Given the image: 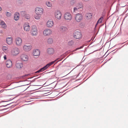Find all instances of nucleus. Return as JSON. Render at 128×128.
<instances>
[{
  "mask_svg": "<svg viewBox=\"0 0 128 128\" xmlns=\"http://www.w3.org/2000/svg\"><path fill=\"white\" fill-rule=\"evenodd\" d=\"M16 43L18 46H21L22 44V40L21 38L19 37L16 38L15 39Z\"/></svg>",
  "mask_w": 128,
  "mask_h": 128,
  "instance_id": "obj_4",
  "label": "nucleus"
},
{
  "mask_svg": "<svg viewBox=\"0 0 128 128\" xmlns=\"http://www.w3.org/2000/svg\"><path fill=\"white\" fill-rule=\"evenodd\" d=\"M0 24L2 26L3 28H5L6 26V25L4 22L2 21H1L0 22Z\"/></svg>",
  "mask_w": 128,
  "mask_h": 128,
  "instance_id": "obj_22",
  "label": "nucleus"
},
{
  "mask_svg": "<svg viewBox=\"0 0 128 128\" xmlns=\"http://www.w3.org/2000/svg\"><path fill=\"white\" fill-rule=\"evenodd\" d=\"M56 61V60H55L54 61H52V62H50L48 64L49 66H50L52 65L54 63V62Z\"/></svg>",
  "mask_w": 128,
  "mask_h": 128,
  "instance_id": "obj_31",
  "label": "nucleus"
},
{
  "mask_svg": "<svg viewBox=\"0 0 128 128\" xmlns=\"http://www.w3.org/2000/svg\"><path fill=\"white\" fill-rule=\"evenodd\" d=\"M42 70H41V69L40 68V69L39 70H38L35 73H40V72H42Z\"/></svg>",
  "mask_w": 128,
  "mask_h": 128,
  "instance_id": "obj_35",
  "label": "nucleus"
},
{
  "mask_svg": "<svg viewBox=\"0 0 128 128\" xmlns=\"http://www.w3.org/2000/svg\"><path fill=\"white\" fill-rule=\"evenodd\" d=\"M41 69L42 70V72L46 70L44 66L41 68Z\"/></svg>",
  "mask_w": 128,
  "mask_h": 128,
  "instance_id": "obj_38",
  "label": "nucleus"
},
{
  "mask_svg": "<svg viewBox=\"0 0 128 128\" xmlns=\"http://www.w3.org/2000/svg\"><path fill=\"white\" fill-rule=\"evenodd\" d=\"M82 14L78 13L76 15L75 20L78 22H80L82 18Z\"/></svg>",
  "mask_w": 128,
  "mask_h": 128,
  "instance_id": "obj_6",
  "label": "nucleus"
},
{
  "mask_svg": "<svg viewBox=\"0 0 128 128\" xmlns=\"http://www.w3.org/2000/svg\"><path fill=\"white\" fill-rule=\"evenodd\" d=\"M20 13L21 16L24 17L26 14V12L25 11H22L20 12Z\"/></svg>",
  "mask_w": 128,
  "mask_h": 128,
  "instance_id": "obj_21",
  "label": "nucleus"
},
{
  "mask_svg": "<svg viewBox=\"0 0 128 128\" xmlns=\"http://www.w3.org/2000/svg\"><path fill=\"white\" fill-rule=\"evenodd\" d=\"M6 64L7 67L8 68H10L11 67L12 65V62L10 60H7L6 62Z\"/></svg>",
  "mask_w": 128,
  "mask_h": 128,
  "instance_id": "obj_13",
  "label": "nucleus"
},
{
  "mask_svg": "<svg viewBox=\"0 0 128 128\" xmlns=\"http://www.w3.org/2000/svg\"><path fill=\"white\" fill-rule=\"evenodd\" d=\"M4 60H6V55H4Z\"/></svg>",
  "mask_w": 128,
  "mask_h": 128,
  "instance_id": "obj_43",
  "label": "nucleus"
},
{
  "mask_svg": "<svg viewBox=\"0 0 128 128\" xmlns=\"http://www.w3.org/2000/svg\"><path fill=\"white\" fill-rule=\"evenodd\" d=\"M43 12V10L41 8L37 7L35 10V13L36 14H42Z\"/></svg>",
  "mask_w": 128,
  "mask_h": 128,
  "instance_id": "obj_5",
  "label": "nucleus"
},
{
  "mask_svg": "<svg viewBox=\"0 0 128 128\" xmlns=\"http://www.w3.org/2000/svg\"><path fill=\"white\" fill-rule=\"evenodd\" d=\"M49 67L48 64H47L46 66H44L45 69L46 70Z\"/></svg>",
  "mask_w": 128,
  "mask_h": 128,
  "instance_id": "obj_36",
  "label": "nucleus"
},
{
  "mask_svg": "<svg viewBox=\"0 0 128 128\" xmlns=\"http://www.w3.org/2000/svg\"><path fill=\"white\" fill-rule=\"evenodd\" d=\"M83 47H84L83 46H80V47L78 48H77L78 49V50H79V49H80L81 48H82Z\"/></svg>",
  "mask_w": 128,
  "mask_h": 128,
  "instance_id": "obj_40",
  "label": "nucleus"
},
{
  "mask_svg": "<svg viewBox=\"0 0 128 128\" xmlns=\"http://www.w3.org/2000/svg\"><path fill=\"white\" fill-rule=\"evenodd\" d=\"M2 101V102H7L8 101Z\"/></svg>",
  "mask_w": 128,
  "mask_h": 128,
  "instance_id": "obj_45",
  "label": "nucleus"
},
{
  "mask_svg": "<svg viewBox=\"0 0 128 128\" xmlns=\"http://www.w3.org/2000/svg\"><path fill=\"white\" fill-rule=\"evenodd\" d=\"M2 10V8L0 6V11H1Z\"/></svg>",
  "mask_w": 128,
  "mask_h": 128,
  "instance_id": "obj_46",
  "label": "nucleus"
},
{
  "mask_svg": "<svg viewBox=\"0 0 128 128\" xmlns=\"http://www.w3.org/2000/svg\"><path fill=\"white\" fill-rule=\"evenodd\" d=\"M47 53L50 55H52L54 53V50L52 48H48L47 49Z\"/></svg>",
  "mask_w": 128,
  "mask_h": 128,
  "instance_id": "obj_11",
  "label": "nucleus"
},
{
  "mask_svg": "<svg viewBox=\"0 0 128 128\" xmlns=\"http://www.w3.org/2000/svg\"><path fill=\"white\" fill-rule=\"evenodd\" d=\"M24 50L26 51H28L30 50L32 48V46H30L25 45L23 47Z\"/></svg>",
  "mask_w": 128,
  "mask_h": 128,
  "instance_id": "obj_15",
  "label": "nucleus"
},
{
  "mask_svg": "<svg viewBox=\"0 0 128 128\" xmlns=\"http://www.w3.org/2000/svg\"><path fill=\"white\" fill-rule=\"evenodd\" d=\"M28 74H25L23 76H22V77H24L26 76H28Z\"/></svg>",
  "mask_w": 128,
  "mask_h": 128,
  "instance_id": "obj_41",
  "label": "nucleus"
},
{
  "mask_svg": "<svg viewBox=\"0 0 128 128\" xmlns=\"http://www.w3.org/2000/svg\"><path fill=\"white\" fill-rule=\"evenodd\" d=\"M8 48L6 46H4L2 48V50L4 51H5L7 50Z\"/></svg>",
  "mask_w": 128,
  "mask_h": 128,
  "instance_id": "obj_33",
  "label": "nucleus"
},
{
  "mask_svg": "<svg viewBox=\"0 0 128 128\" xmlns=\"http://www.w3.org/2000/svg\"><path fill=\"white\" fill-rule=\"evenodd\" d=\"M46 4L47 6L48 7H51L52 6L51 3L49 2H46Z\"/></svg>",
  "mask_w": 128,
  "mask_h": 128,
  "instance_id": "obj_26",
  "label": "nucleus"
},
{
  "mask_svg": "<svg viewBox=\"0 0 128 128\" xmlns=\"http://www.w3.org/2000/svg\"><path fill=\"white\" fill-rule=\"evenodd\" d=\"M24 30L26 31H29L30 29V27L28 24H24Z\"/></svg>",
  "mask_w": 128,
  "mask_h": 128,
  "instance_id": "obj_19",
  "label": "nucleus"
},
{
  "mask_svg": "<svg viewBox=\"0 0 128 128\" xmlns=\"http://www.w3.org/2000/svg\"><path fill=\"white\" fill-rule=\"evenodd\" d=\"M40 14H36L34 16V18L37 20L39 19L40 17Z\"/></svg>",
  "mask_w": 128,
  "mask_h": 128,
  "instance_id": "obj_25",
  "label": "nucleus"
},
{
  "mask_svg": "<svg viewBox=\"0 0 128 128\" xmlns=\"http://www.w3.org/2000/svg\"><path fill=\"white\" fill-rule=\"evenodd\" d=\"M11 104V103H10V104H7V105H2V106H1V107H6V106H7L8 105L10 104Z\"/></svg>",
  "mask_w": 128,
  "mask_h": 128,
  "instance_id": "obj_39",
  "label": "nucleus"
},
{
  "mask_svg": "<svg viewBox=\"0 0 128 128\" xmlns=\"http://www.w3.org/2000/svg\"><path fill=\"white\" fill-rule=\"evenodd\" d=\"M84 4L82 2L78 3L76 5V7H78V9L82 8H83Z\"/></svg>",
  "mask_w": 128,
  "mask_h": 128,
  "instance_id": "obj_18",
  "label": "nucleus"
},
{
  "mask_svg": "<svg viewBox=\"0 0 128 128\" xmlns=\"http://www.w3.org/2000/svg\"><path fill=\"white\" fill-rule=\"evenodd\" d=\"M76 2V0H71L70 2V4L71 5H73Z\"/></svg>",
  "mask_w": 128,
  "mask_h": 128,
  "instance_id": "obj_29",
  "label": "nucleus"
},
{
  "mask_svg": "<svg viewBox=\"0 0 128 128\" xmlns=\"http://www.w3.org/2000/svg\"><path fill=\"white\" fill-rule=\"evenodd\" d=\"M74 34V37L76 39H80L82 36V34L80 31H76Z\"/></svg>",
  "mask_w": 128,
  "mask_h": 128,
  "instance_id": "obj_1",
  "label": "nucleus"
},
{
  "mask_svg": "<svg viewBox=\"0 0 128 128\" xmlns=\"http://www.w3.org/2000/svg\"><path fill=\"white\" fill-rule=\"evenodd\" d=\"M22 60L24 61H27L28 59V56L24 54H22L20 56Z\"/></svg>",
  "mask_w": 128,
  "mask_h": 128,
  "instance_id": "obj_16",
  "label": "nucleus"
},
{
  "mask_svg": "<svg viewBox=\"0 0 128 128\" xmlns=\"http://www.w3.org/2000/svg\"><path fill=\"white\" fill-rule=\"evenodd\" d=\"M55 16L56 18L58 20L61 18L62 14L60 12L59 10H56V11L55 14Z\"/></svg>",
  "mask_w": 128,
  "mask_h": 128,
  "instance_id": "obj_7",
  "label": "nucleus"
},
{
  "mask_svg": "<svg viewBox=\"0 0 128 128\" xmlns=\"http://www.w3.org/2000/svg\"><path fill=\"white\" fill-rule=\"evenodd\" d=\"M74 42L73 40H71L68 42V44L70 46H72L74 44Z\"/></svg>",
  "mask_w": 128,
  "mask_h": 128,
  "instance_id": "obj_28",
  "label": "nucleus"
},
{
  "mask_svg": "<svg viewBox=\"0 0 128 128\" xmlns=\"http://www.w3.org/2000/svg\"><path fill=\"white\" fill-rule=\"evenodd\" d=\"M54 25L53 21L51 20L48 21L46 23L47 26L49 28H51Z\"/></svg>",
  "mask_w": 128,
  "mask_h": 128,
  "instance_id": "obj_14",
  "label": "nucleus"
},
{
  "mask_svg": "<svg viewBox=\"0 0 128 128\" xmlns=\"http://www.w3.org/2000/svg\"><path fill=\"white\" fill-rule=\"evenodd\" d=\"M6 15L8 17H10L11 15V14L10 12H6Z\"/></svg>",
  "mask_w": 128,
  "mask_h": 128,
  "instance_id": "obj_32",
  "label": "nucleus"
},
{
  "mask_svg": "<svg viewBox=\"0 0 128 128\" xmlns=\"http://www.w3.org/2000/svg\"><path fill=\"white\" fill-rule=\"evenodd\" d=\"M51 30L49 29H46L44 31L43 34L45 36H48L52 33Z\"/></svg>",
  "mask_w": 128,
  "mask_h": 128,
  "instance_id": "obj_10",
  "label": "nucleus"
},
{
  "mask_svg": "<svg viewBox=\"0 0 128 128\" xmlns=\"http://www.w3.org/2000/svg\"><path fill=\"white\" fill-rule=\"evenodd\" d=\"M1 91H0V92Z\"/></svg>",
  "mask_w": 128,
  "mask_h": 128,
  "instance_id": "obj_48",
  "label": "nucleus"
},
{
  "mask_svg": "<svg viewBox=\"0 0 128 128\" xmlns=\"http://www.w3.org/2000/svg\"><path fill=\"white\" fill-rule=\"evenodd\" d=\"M40 54V50L38 49H36L34 50L32 53L33 55L34 56H38Z\"/></svg>",
  "mask_w": 128,
  "mask_h": 128,
  "instance_id": "obj_12",
  "label": "nucleus"
},
{
  "mask_svg": "<svg viewBox=\"0 0 128 128\" xmlns=\"http://www.w3.org/2000/svg\"><path fill=\"white\" fill-rule=\"evenodd\" d=\"M64 18L66 20H70L71 19L72 17L70 13L67 12L66 13L64 14Z\"/></svg>",
  "mask_w": 128,
  "mask_h": 128,
  "instance_id": "obj_9",
  "label": "nucleus"
},
{
  "mask_svg": "<svg viewBox=\"0 0 128 128\" xmlns=\"http://www.w3.org/2000/svg\"><path fill=\"white\" fill-rule=\"evenodd\" d=\"M98 23H99L98 22H97V23H96V24L95 25V28H96V26H97V25H98Z\"/></svg>",
  "mask_w": 128,
  "mask_h": 128,
  "instance_id": "obj_44",
  "label": "nucleus"
},
{
  "mask_svg": "<svg viewBox=\"0 0 128 128\" xmlns=\"http://www.w3.org/2000/svg\"><path fill=\"white\" fill-rule=\"evenodd\" d=\"M103 18V17H101L98 21V22L99 23H101L102 21Z\"/></svg>",
  "mask_w": 128,
  "mask_h": 128,
  "instance_id": "obj_30",
  "label": "nucleus"
},
{
  "mask_svg": "<svg viewBox=\"0 0 128 128\" xmlns=\"http://www.w3.org/2000/svg\"><path fill=\"white\" fill-rule=\"evenodd\" d=\"M7 43L9 45L11 44L12 42V39L11 38L8 37L6 38Z\"/></svg>",
  "mask_w": 128,
  "mask_h": 128,
  "instance_id": "obj_17",
  "label": "nucleus"
},
{
  "mask_svg": "<svg viewBox=\"0 0 128 128\" xmlns=\"http://www.w3.org/2000/svg\"><path fill=\"white\" fill-rule=\"evenodd\" d=\"M67 30L66 27L64 26H62L60 28V30L64 32Z\"/></svg>",
  "mask_w": 128,
  "mask_h": 128,
  "instance_id": "obj_23",
  "label": "nucleus"
},
{
  "mask_svg": "<svg viewBox=\"0 0 128 128\" xmlns=\"http://www.w3.org/2000/svg\"><path fill=\"white\" fill-rule=\"evenodd\" d=\"M20 52L19 49L18 48L15 47L12 49V54L14 56L18 54Z\"/></svg>",
  "mask_w": 128,
  "mask_h": 128,
  "instance_id": "obj_2",
  "label": "nucleus"
},
{
  "mask_svg": "<svg viewBox=\"0 0 128 128\" xmlns=\"http://www.w3.org/2000/svg\"><path fill=\"white\" fill-rule=\"evenodd\" d=\"M90 40H89L88 42H90Z\"/></svg>",
  "mask_w": 128,
  "mask_h": 128,
  "instance_id": "obj_47",
  "label": "nucleus"
},
{
  "mask_svg": "<svg viewBox=\"0 0 128 128\" xmlns=\"http://www.w3.org/2000/svg\"><path fill=\"white\" fill-rule=\"evenodd\" d=\"M16 68L20 69L23 67V63L20 61H17L16 63Z\"/></svg>",
  "mask_w": 128,
  "mask_h": 128,
  "instance_id": "obj_8",
  "label": "nucleus"
},
{
  "mask_svg": "<svg viewBox=\"0 0 128 128\" xmlns=\"http://www.w3.org/2000/svg\"><path fill=\"white\" fill-rule=\"evenodd\" d=\"M78 50V49L77 48H76V49H75L74 50H72V52H74L75 51H76L77 50Z\"/></svg>",
  "mask_w": 128,
  "mask_h": 128,
  "instance_id": "obj_42",
  "label": "nucleus"
},
{
  "mask_svg": "<svg viewBox=\"0 0 128 128\" xmlns=\"http://www.w3.org/2000/svg\"><path fill=\"white\" fill-rule=\"evenodd\" d=\"M87 16H86V17H88V16H89V18H91L92 17V15L91 13H88L87 14Z\"/></svg>",
  "mask_w": 128,
  "mask_h": 128,
  "instance_id": "obj_34",
  "label": "nucleus"
},
{
  "mask_svg": "<svg viewBox=\"0 0 128 128\" xmlns=\"http://www.w3.org/2000/svg\"><path fill=\"white\" fill-rule=\"evenodd\" d=\"M78 9V7L76 6V7H74V11H75L76 10H77Z\"/></svg>",
  "mask_w": 128,
  "mask_h": 128,
  "instance_id": "obj_37",
  "label": "nucleus"
},
{
  "mask_svg": "<svg viewBox=\"0 0 128 128\" xmlns=\"http://www.w3.org/2000/svg\"><path fill=\"white\" fill-rule=\"evenodd\" d=\"M31 33L33 36L36 35L37 33V30L36 26H32L31 30Z\"/></svg>",
  "mask_w": 128,
  "mask_h": 128,
  "instance_id": "obj_3",
  "label": "nucleus"
},
{
  "mask_svg": "<svg viewBox=\"0 0 128 128\" xmlns=\"http://www.w3.org/2000/svg\"><path fill=\"white\" fill-rule=\"evenodd\" d=\"M19 15L20 14L16 12L14 14V18L16 21H17L19 19Z\"/></svg>",
  "mask_w": 128,
  "mask_h": 128,
  "instance_id": "obj_20",
  "label": "nucleus"
},
{
  "mask_svg": "<svg viewBox=\"0 0 128 128\" xmlns=\"http://www.w3.org/2000/svg\"><path fill=\"white\" fill-rule=\"evenodd\" d=\"M24 17L27 20H28L30 18V16L29 14L26 13Z\"/></svg>",
  "mask_w": 128,
  "mask_h": 128,
  "instance_id": "obj_27",
  "label": "nucleus"
},
{
  "mask_svg": "<svg viewBox=\"0 0 128 128\" xmlns=\"http://www.w3.org/2000/svg\"><path fill=\"white\" fill-rule=\"evenodd\" d=\"M47 42L49 44H51L53 42V40L52 38H50L47 40Z\"/></svg>",
  "mask_w": 128,
  "mask_h": 128,
  "instance_id": "obj_24",
  "label": "nucleus"
}]
</instances>
